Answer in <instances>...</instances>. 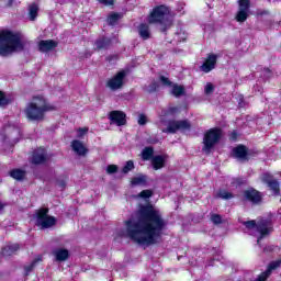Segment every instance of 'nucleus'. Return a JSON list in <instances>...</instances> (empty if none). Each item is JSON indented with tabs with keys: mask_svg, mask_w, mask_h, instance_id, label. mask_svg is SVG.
Here are the masks:
<instances>
[{
	"mask_svg": "<svg viewBox=\"0 0 281 281\" xmlns=\"http://www.w3.org/2000/svg\"><path fill=\"white\" fill-rule=\"evenodd\" d=\"M168 222L156 207L148 203L142 204L137 212V221H125L126 236L137 245H159Z\"/></svg>",
	"mask_w": 281,
	"mask_h": 281,
	"instance_id": "obj_1",
	"label": "nucleus"
},
{
	"mask_svg": "<svg viewBox=\"0 0 281 281\" xmlns=\"http://www.w3.org/2000/svg\"><path fill=\"white\" fill-rule=\"evenodd\" d=\"M25 42L21 37V33L11 30L0 31V56H10L14 52H23Z\"/></svg>",
	"mask_w": 281,
	"mask_h": 281,
	"instance_id": "obj_2",
	"label": "nucleus"
},
{
	"mask_svg": "<svg viewBox=\"0 0 281 281\" xmlns=\"http://www.w3.org/2000/svg\"><path fill=\"white\" fill-rule=\"evenodd\" d=\"M48 111H56V106L48 103L47 99L43 95L33 97V102H30L24 109L29 122H43Z\"/></svg>",
	"mask_w": 281,
	"mask_h": 281,
	"instance_id": "obj_3",
	"label": "nucleus"
},
{
	"mask_svg": "<svg viewBox=\"0 0 281 281\" xmlns=\"http://www.w3.org/2000/svg\"><path fill=\"white\" fill-rule=\"evenodd\" d=\"M170 7L166 4L156 5L147 15L149 25H160V32L168 34V30L172 27V19L170 18Z\"/></svg>",
	"mask_w": 281,
	"mask_h": 281,
	"instance_id": "obj_4",
	"label": "nucleus"
},
{
	"mask_svg": "<svg viewBox=\"0 0 281 281\" xmlns=\"http://www.w3.org/2000/svg\"><path fill=\"white\" fill-rule=\"evenodd\" d=\"M221 139H223V130L221 127L210 128L204 133L202 151L210 155Z\"/></svg>",
	"mask_w": 281,
	"mask_h": 281,
	"instance_id": "obj_5",
	"label": "nucleus"
},
{
	"mask_svg": "<svg viewBox=\"0 0 281 281\" xmlns=\"http://www.w3.org/2000/svg\"><path fill=\"white\" fill-rule=\"evenodd\" d=\"M36 225L42 227V229H49L56 225V217L49 216V209L42 207L36 212Z\"/></svg>",
	"mask_w": 281,
	"mask_h": 281,
	"instance_id": "obj_6",
	"label": "nucleus"
},
{
	"mask_svg": "<svg viewBox=\"0 0 281 281\" xmlns=\"http://www.w3.org/2000/svg\"><path fill=\"white\" fill-rule=\"evenodd\" d=\"M126 70L117 71L112 78L106 80V89H110V91H119V89H122V87H124V80H126Z\"/></svg>",
	"mask_w": 281,
	"mask_h": 281,
	"instance_id": "obj_7",
	"label": "nucleus"
},
{
	"mask_svg": "<svg viewBox=\"0 0 281 281\" xmlns=\"http://www.w3.org/2000/svg\"><path fill=\"white\" fill-rule=\"evenodd\" d=\"M238 11L235 15L237 23H245L249 19V12L251 10V0H238Z\"/></svg>",
	"mask_w": 281,
	"mask_h": 281,
	"instance_id": "obj_8",
	"label": "nucleus"
},
{
	"mask_svg": "<svg viewBox=\"0 0 281 281\" xmlns=\"http://www.w3.org/2000/svg\"><path fill=\"white\" fill-rule=\"evenodd\" d=\"M190 128H192V125L188 120H181V121L171 120L168 122L167 128L162 130V133H170L175 135L177 131H190Z\"/></svg>",
	"mask_w": 281,
	"mask_h": 281,
	"instance_id": "obj_9",
	"label": "nucleus"
},
{
	"mask_svg": "<svg viewBox=\"0 0 281 281\" xmlns=\"http://www.w3.org/2000/svg\"><path fill=\"white\" fill-rule=\"evenodd\" d=\"M244 200L248 203H252V205H258L262 203V192L258 191L254 187H249L248 189L243 191Z\"/></svg>",
	"mask_w": 281,
	"mask_h": 281,
	"instance_id": "obj_10",
	"label": "nucleus"
},
{
	"mask_svg": "<svg viewBox=\"0 0 281 281\" xmlns=\"http://www.w3.org/2000/svg\"><path fill=\"white\" fill-rule=\"evenodd\" d=\"M262 183L268 186L269 190L274 194V196H280V182L273 179V176L269 172H265L261 176Z\"/></svg>",
	"mask_w": 281,
	"mask_h": 281,
	"instance_id": "obj_11",
	"label": "nucleus"
},
{
	"mask_svg": "<svg viewBox=\"0 0 281 281\" xmlns=\"http://www.w3.org/2000/svg\"><path fill=\"white\" fill-rule=\"evenodd\" d=\"M257 232L260 234L259 238H265L273 232V222L269 218H261L257 223Z\"/></svg>",
	"mask_w": 281,
	"mask_h": 281,
	"instance_id": "obj_12",
	"label": "nucleus"
},
{
	"mask_svg": "<svg viewBox=\"0 0 281 281\" xmlns=\"http://www.w3.org/2000/svg\"><path fill=\"white\" fill-rule=\"evenodd\" d=\"M31 164H33V166H43V164H47V150L43 147L33 150Z\"/></svg>",
	"mask_w": 281,
	"mask_h": 281,
	"instance_id": "obj_13",
	"label": "nucleus"
},
{
	"mask_svg": "<svg viewBox=\"0 0 281 281\" xmlns=\"http://www.w3.org/2000/svg\"><path fill=\"white\" fill-rule=\"evenodd\" d=\"M109 120L111 124L116 126H126V113L120 110H113L109 113Z\"/></svg>",
	"mask_w": 281,
	"mask_h": 281,
	"instance_id": "obj_14",
	"label": "nucleus"
},
{
	"mask_svg": "<svg viewBox=\"0 0 281 281\" xmlns=\"http://www.w3.org/2000/svg\"><path fill=\"white\" fill-rule=\"evenodd\" d=\"M217 60H218V56H216V54L214 53L209 54L206 59L201 66L202 71H204V74H210V71H212L213 69H216Z\"/></svg>",
	"mask_w": 281,
	"mask_h": 281,
	"instance_id": "obj_15",
	"label": "nucleus"
},
{
	"mask_svg": "<svg viewBox=\"0 0 281 281\" xmlns=\"http://www.w3.org/2000/svg\"><path fill=\"white\" fill-rule=\"evenodd\" d=\"M56 47H58V42L54 40H41L38 42V52H41L42 54L53 52V49H56Z\"/></svg>",
	"mask_w": 281,
	"mask_h": 281,
	"instance_id": "obj_16",
	"label": "nucleus"
},
{
	"mask_svg": "<svg viewBox=\"0 0 281 281\" xmlns=\"http://www.w3.org/2000/svg\"><path fill=\"white\" fill-rule=\"evenodd\" d=\"M71 148L74 153H76V155H78L79 157H85V155L89 153V149L87 148V146H85V144L78 139H74L71 142Z\"/></svg>",
	"mask_w": 281,
	"mask_h": 281,
	"instance_id": "obj_17",
	"label": "nucleus"
},
{
	"mask_svg": "<svg viewBox=\"0 0 281 281\" xmlns=\"http://www.w3.org/2000/svg\"><path fill=\"white\" fill-rule=\"evenodd\" d=\"M233 156L240 161H247V146L239 144L233 148Z\"/></svg>",
	"mask_w": 281,
	"mask_h": 281,
	"instance_id": "obj_18",
	"label": "nucleus"
},
{
	"mask_svg": "<svg viewBox=\"0 0 281 281\" xmlns=\"http://www.w3.org/2000/svg\"><path fill=\"white\" fill-rule=\"evenodd\" d=\"M151 168L154 170H161V168H166V156L165 155H156L151 158Z\"/></svg>",
	"mask_w": 281,
	"mask_h": 281,
	"instance_id": "obj_19",
	"label": "nucleus"
},
{
	"mask_svg": "<svg viewBox=\"0 0 281 281\" xmlns=\"http://www.w3.org/2000/svg\"><path fill=\"white\" fill-rule=\"evenodd\" d=\"M111 44H112L111 38L106 36L100 37L94 42L95 49L98 52H102V49H108L109 47H111Z\"/></svg>",
	"mask_w": 281,
	"mask_h": 281,
	"instance_id": "obj_20",
	"label": "nucleus"
},
{
	"mask_svg": "<svg viewBox=\"0 0 281 281\" xmlns=\"http://www.w3.org/2000/svg\"><path fill=\"white\" fill-rule=\"evenodd\" d=\"M21 249V246L19 244H12V245H7L1 248V256L4 258H9V256H13V254H16Z\"/></svg>",
	"mask_w": 281,
	"mask_h": 281,
	"instance_id": "obj_21",
	"label": "nucleus"
},
{
	"mask_svg": "<svg viewBox=\"0 0 281 281\" xmlns=\"http://www.w3.org/2000/svg\"><path fill=\"white\" fill-rule=\"evenodd\" d=\"M40 262H43V256L37 255L30 265L24 266V276L27 278Z\"/></svg>",
	"mask_w": 281,
	"mask_h": 281,
	"instance_id": "obj_22",
	"label": "nucleus"
},
{
	"mask_svg": "<svg viewBox=\"0 0 281 281\" xmlns=\"http://www.w3.org/2000/svg\"><path fill=\"white\" fill-rule=\"evenodd\" d=\"M9 176L11 177V179H14L15 181H23V179L27 177V171L15 168L9 171Z\"/></svg>",
	"mask_w": 281,
	"mask_h": 281,
	"instance_id": "obj_23",
	"label": "nucleus"
},
{
	"mask_svg": "<svg viewBox=\"0 0 281 281\" xmlns=\"http://www.w3.org/2000/svg\"><path fill=\"white\" fill-rule=\"evenodd\" d=\"M54 256L57 262H65L66 260H69V250L65 248H58L54 251Z\"/></svg>",
	"mask_w": 281,
	"mask_h": 281,
	"instance_id": "obj_24",
	"label": "nucleus"
},
{
	"mask_svg": "<svg viewBox=\"0 0 281 281\" xmlns=\"http://www.w3.org/2000/svg\"><path fill=\"white\" fill-rule=\"evenodd\" d=\"M138 34L140 36V38H143V41H148V38H150V26H148V24L146 23H140L138 26Z\"/></svg>",
	"mask_w": 281,
	"mask_h": 281,
	"instance_id": "obj_25",
	"label": "nucleus"
},
{
	"mask_svg": "<svg viewBox=\"0 0 281 281\" xmlns=\"http://www.w3.org/2000/svg\"><path fill=\"white\" fill-rule=\"evenodd\" d=\"M155 157V148L153 146L145 147L142 150V159L143 161H150Z\"/></svg>",
	"mask_w": 281,
	"mask_h": 281,
	"instance_id": "obj_26",
	"label": "nucleus"
},
{
	"mask_svg": "<svg viewBox=\"0 0 281 281\" xmlns=\"http://www.w3.org/2000/svg\"><path fill=\"white\" fill-rule=\"evenodd\" d=\"M123 18H124L123 13L112 12L108 15V24L111 26L117 25V22L120 21V19H123Z\"/></svg>",
	"mask_w": 281,
	"mask_h": 281,
	"instance_id": "obj_27",
	"label": "nucleus"
},
{
	"mask_svg": "<svg viewBox=\"0 0 281 281\" xmlns=\"http://www.w3.org/2000/svg\"><path fill=\"white\" fill-rule=\"evenodd\" d=\"M234 193L227 191V189H220L216 194V199H222L223 201H229L234 199Z\"/></svg>",
	"mask_w": 281,
	"mask_h": 281,
	"instance_id": "obj_28",
	"label": "nucleus"
},
{
	"mask_svg": "<svg viewBox=\"0 0 281 281\" xmlns=\"http://www.w3.org/2000/svg\"><path fill=\"white\" fill-rule=\"evenodd\" d=\"M171 93L175 98H181V95H186V87L173 83Z\"/></svg>",
	"mask_w": 281,
	"mask_h": 281,
	"instance_id": "obj_29",
	"label": "nucleus"
},
{
	"mask_svg": "<svg viewBox=\"0 0 281 281\" xmlns=\"http://www.w3.org/2000/svg\"><path fill=\"white\" fill-rule=\"evenodd\" d=\"M147 183V177L144 175H140L138 177H133L131 179V186H146Z\"/></svg>",
	"mask_w": 281,
	"mask_h": 281,
	"instance_id": "obj_30",
	"label": "nucleus"
},
{
	"mask_svg": "<svg viewBox=\"0 0 281 281\" xmlns=\"http://www.w3.org/2000/svg\"><path fill=\"white\" fill-rule=\"evenodd\" d=\"M29 16L31 21H36V16H38V4L33 3L29 7Z\"/></svg>",
	"mask_w": 281,
	"mask_h": 281,
	"instance_id": "obj_31",
	"label": "nucleus"
},
{
	"mask_svg": "<svg viewBox=\"0 0 281 281\" xmlns=\"http://www.w3.org/2000/svg\"><path fill=\"white\" fill-rule=\"evenodd\" d=\"M132 170H135V162L133 160H127L122 168V173L128 175L130 172H132Z\"/></svg>",
	"mask_w": 281,
	"mask_h": 281,
	"instance_id": "obj_32",
	"label": "nucleus"
},
{
	"mask_svg": "<svg viewBox=\"0 0 281 281\" xmlns=\"http://www.w3.org/2000/svg\"><path fill=\"white\" fill-rule=\"evenodd\" d=\"M280 265H281V260L278 259L276 261H271L269 265H268V268L266 271H268V273H270L271 276V272L272 271H276V269H280Z\"/></svg>",
	"mask_w": 281,
	"mask_h": 281,
	"instance_id": "obj_33",
	"label": "nucleus"
},
{
	"mask_svg": "<svg viewBox=\"0 0 281 281\" xmlns=\"http://www.w3.org/2000/svg\"><path fill=\"white\" fill-rule=\"evenodd\" d=\"M245 179L238 177V178H233V180L231 181V186H233V188H240L241 186H245Z\"/></svg>",
	"mask_w": 281,
	"mask_h": 281,
	"instance_id": "obj_34",
	"label": "nucleus"
},
{
	"mask_svg": "<svg viewBox=\"0 0 281 281\" xmlns=\"http://www.w3.org/2000/svg\"><path fill=\"white\" fill-rule=\"evenodd\" d=\"M10 104V99L5 97V92L0 91V106H8Z\"/></svg>",
	"mask_w": 281,
	"mask_h": 281,
	"instance_id": "obj_35",
	"label": "nucleus"
},
{
	"mask_svg": "<svg viewBox=\"0 0 281 281\" xmlns=\"http://www.w3.org/2000/svg\"><path fill=\"white\" fill-rule=\"evenodd\" d=\"M211 221L214 225H221V223H223V216H221V214H212L211 215Z\"/></svg>",
	"mask_w": 281,
	"mask_h": 281,
	"instance_id": "obj_36",
	"label": "nucleus"
},
{
	"mask_svg": "<svg viewBox=\"0 0 281 281\" xmlns=\"http://www.w3.org/2000/svg\"><path fill=\"white\" fill-rule=\"evenodd\" d=\"M244 225L246 226V229H257L258 228V223H256V220H250L244 222Z\"/></svg>",
	"mask_w": 281,
	"mask_h": 281,
	"instance_id": "obj_37",
	"label": "nucleus"
},
{
	"mask_svg": "<svg viewBox=\"0 0 281 281\" xmlns=\"http://www.w3.org/2000/svg\"><path fill=\"white\" fill-rule=\"evenodd\" d=\"M139 199H150V196H153V190L147 189V190H143L138 193Z\"/></svg>",
	"mask_w": 281,
	"mask_h": 281,
	"instance_id": "obj_38",
	"label": "nucleus"
},
{
	"mask_svg": "<svg viewBox=\"0 0 281 281\" xmlns=\"http://www.w3.org/2000/svg\"><path fill=\"white\" fill-rule=\"evenodd\" d=\"M270 276H271L270 272H268V270H266V271L261 272L257 277V279L255 281H266V280H269Z\"/></svg>",
	"mask_w": 281,
	"mask_h": 281,
	"instance_id": "obj_39",
	"label": "nucleus"
},
{
	"mask_svg": "<svg viewBox=\"0 0 281 281\" xmlns=\"http://www.w3.org/2000/svg\"><path fill=\"white\" fill-rule=\"evenodd\" d=\"M160 82L164 85V87H172L175 85L168 77L165 76H160Z\"/></svg>",
	"mask_w": 281,
	"mask_h": 281,
	"instance_id": "obj_40",
	"label": "nucleus"
},
{
	"mask_svg": "<svg viewBox=\"0 0 281 281\" xmlns=\"http://www.w3.org/2000/svg\"><path fill=\"white\" fill-rule=\"evenodd\" d=\"M117 170H119L117 165H109L106 167V173L108 175H115V172H117Z\"/></svg>",
	"mask_w": 281,
	"mask_h": 281,
	"instance_id": "obj_41",
	"label": "nucleus"
},
{
	"mask_svg": "<svg viewBox=\"0 0 281 281\" xmlns=\"http://www.w3.org/2000/svg\"><path fill=\"white\" fill-rule=\"evenodd\" d=\"M87 133H89V127H80L77 132V137H79V139H81V137H85V135H87Z\"/></svg>",
	"mask_w": 281,
	"mask_h": 281,
	"instance_id": "obj_42",
	"label": "nucleus"
},
{
	"mask_svg": "<svg viewBox=\"0 0 281 281\" xmlns=\"http://www.w3.org/2000/svg\"><path fill=\"white\" fill-rule=\"evenodd\" d=\"M214 92V85L212 82L206 83L205 88H204V93L206 95H210V93Z\"/></svg>",
	"mask_w": 281,
	"mask_h": 281,
	"instance_id": "obj_43",
	"label": "nucleus"
},
{
	"mask_svg": "<svg viewBox=\"0 0 281 281\" xmlns=\"http://www.w3.org/2000/svg\"><path fill=\"white\" fill-rule=\"evenodd\" d=\"M146 122H148V117H146V114H139L138 116L139 126H145Z\"/></svg>",
	"mask_w": 281,
	"mask_h": 281,
	"instance_id": "obj_44",
	"label": "nucleus"
},
{
	"mask_svg": "<svg viewBox=\"0 0 281 281\" xmlns=\"http://www.w3.org/2000/svg\"><path fill=\"white\" fill-rule=\"evenodd\" d=\"M256 155H258L257 150L247 148V161H249L251 157H256Z\"/></svg>",
	"mask_w": 281,
	"mask_h": 281,
	"instance_id": "obj_45",
	"label": "nucleus"
},
{
	"mask_svg": "<svg viewBox=\"0 0 281 281\" xmlns=\"http://www.w3.org/2000/svg\"><path fill=\"white\" fill-rule=\"evenodd\" d=\"M102 5H115V0H98Z\"/></svg>",
	"mask_w": 281,
	"mask_h": 281,
	"instance_id": "obj_46",
	"label": "nucleus"
},
{
	"mask_svg": "<svg viewBox=\"0 0 281 281\" xmlns=\"http://www.w3.org/2000/svg\"><path fill=\"white\" fill-rule=\"evenodd\" d=\"M229 139L232 142H237L238 140V132L236 130H234L231 135H229Z\"/></svg>",
	"mask_w": 281,
	"mask_h": 281,
	"instance_id": "obj_47",
	"label": "nucleus"
},
{
	"mask_svg": "<svg viewBox=\"0 0 281 281\" xmlns=\"http://www.w3.org/2000/svg\"><path fill=\"white\" fill-rule=\"evenodd\" d=\"M179 111V108H177V106H170L169 109H168V114L169 115H176V113Z\"/></svg>",
	"mask_w": 281,
	"mask_h": 281,
	"instance_id": "obj_48",
	"label": "nucleus"
},
{
	"mask_svg": "<svg viewBox=\"0 0 281 281\" xmlns=\"http://www.w3.org/2000/svg\"><path fill=\"white\" fill-rule=\"evenodd\" d=\"M149 89H150V93H155V91H157V89H159V85H157V82H153L149 86Z\"/></svg>",
	"mask_w": 281,
	"mask_h": 281,
	"instance_id": "obj_49",
	"label": "nucleus"
},
{
	"mask_svg": "<svg viewBox=\"0 0 281 281\" xmlns=\"http://www.w3.org/2000/svg\"><path fill=\"white\" fill-rule=\"evenodd\" d=\"M57 183L59 188H61V190H65V188H67V182L65 180H58Z\"/></svg>",
	"mask_w": 281,
	"mask_h": 281,
	"instance_id": "obj_50",
	"label": "nucleus"
},
{
	"mask_svg": "<svg viewBox=\"0 0 281 281\" xmlns=\"http://www.w3.org/2000/svg\"><path fill=\"white\" fill-rule=\"evenodd\" d=\"M113 58H115V56H113V55L108 56L106 57L108 63H111V60H113Z\"/></svg>",
	"mask_w": 281,
	"mask_h": 281,
	"instance_id": "obj_51",
	"label": "nucleus"
},
{
	"mask_svg": "<svg viewBox=\"0 0 281 281\" xmlns=\"http://www.w3.org/2000/svg\"><path fill=\"white\" fill-rule=\"evenodd\" d=\"M13 3H14V0H9V1H8V7H9V8H12Z\"/></svg>",
	"mask_w": 281,
	"mask_h": 281,
	"instance_id": "obj_52",
	"label": "nucleus"
},
{
	"mask_svg": "<svg viewBox=\"0 0 281 281\" xmlns=\"http://www.w3.org/2000/svg\"><path fill=\"white\" fill-rule=\"evenodd\" d=\"M13 3H14V0H9V1H8V7H9V8H12Z\"/></svg>",
	"mask_w": 281,
	"mask_h": 281,
	"instance_id": "obj_53",
	"label": "nucleus"
},
{
	"mask_svg": "<svg viewBox=\"0 0 281 281\" xmlns=\"http://www.w3.org/2000/svg\"><path fill=\"white\" fill-rule=\"evenodd\" d=\"M3 207H5V205L3 203H0V212L3 210Z\"/></svg>",
	"mask_w": 281,
	"mask_h": 281,
	"instance_id": "obj_54",
	"label": "nucleus"
}]
</instances>
